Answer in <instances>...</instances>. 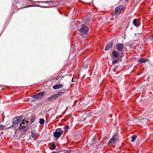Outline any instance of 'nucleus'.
I'll return each mask as SVG.
<instances>
[{"instance_id": "f257e3e1", "label": "nucleus", "mask_w": 153, "mask_h": 153, "mask_svg": "<svg viewBox=\"0 0 153 153\" xmlns=\"http://www.w3.org/2000/svg\"><path fill=\"white\" fill-rule=\"evenodd\" d=\"M23 116L21 115L14 117L12 120V125L10 127L14 126L15 125H18L23 118Z\"/></svg>"}, {"instance_id": "f03ea898", "label": "nucleus", "mask_w": 153, "mask_h": 153, "mask_svg": "<svg viewBox=\"0 0 153 153\" xmlns=\"http://www.w3.org/2000/svg\"><path fill=\"white\" fill-rule=\"evenodd\" d=\"M124 55V53H118L117 51L114 50L112 51V54L111 55V59H114V58H117L119 57L121 58Z\"/></svg>"}, {"instance_id": "7ed1b4c3", "label": "nucleus", "mask_w": 153, "mask_h": 153, "mask_svg": "<svg viewBox=\"0 0 153 153\" xmlns=\"http://www.w3.org/2000/svg\"><path fill=\"white\" fill-rule=\"evenodd\" d=\"M81 28L79 29V31L82 34H86L89 31L88 27L85 24H82L81 25Z\"/></svg>"}, {"instance_id": "20e7f679", "label": "nucleus", "mask_w": 153, "mask_h": 153, "mask_svg": "<svg viewBox=\"0 0 153 153\" xmlns=\"http://www.w3.org/2000/svg\"><path fill=\"white\" fill-rule=\"evenodd\" d=\"M45 91H43L42 92H39L33 96V98H35L37 100H40L42 99L44 95V93Z\"/></svg>"}, {"instance_id": "39448f33", "label": "nucleus", "mask_w": 153, "mask_h": 153, "mask_svg": "<svg viewBox=\"0 0 153 153\" xmlns=\"http://www.w3.org/2000/svg\"><path fill=\"white\" fill-rule=\"evenodd\" d=\"M117 48L118 52L120 51L121 53H124V51L123 50L124 45L123 44L120 43H119L117 44Z\"/></svg>"}, {"instance_id": "423d86ee", "label": "nucleus", "mask_w": 153, "mask_h": 153, "mask_svg": "<svg viewBox=\"0 0 153 153\" xmlns=\"http://www.w3.org/2000/svg\"><path fill=\"white\" fill-rule=\"evenodd\" d=\"M124 7L123 5H120L117 6L114 9V13L113 15H116L120 12L123 9Z\"/></svg>"}, {"instance_id": "0eeeda50", "label": "nucleus", "mask_w": 153, "mask_h": 153, "mask_svg": "<svg viewBox=\"0 0 153 153\" xmlns=\"http://www.w3.org/2000/svg\"><path fill=\"white\" fill-rule=\"evenodd\" d=\"M65 89H61L58 91L57 93L53 95L54 99H56L59 96H62L65 92Z\"/></svg>"}, {"instance_id": "6e6552de", "label": "nucleus", "mask_w": 153, "mask_h": 153, "mask_svg": "<svg viewBox=\"0 0 153 153\" xmlns=\"http://www.w3.org/2000/svg\"><path fill=\"white\" fill-rule=\"evenodd\" d=\"M113 41H111L107 44V45L105 46V51H108L109 49L110 48H111L113 46Z\"/></svg>"}, {"instance_id": "1a4fd4ad", "label": "nucleus", "mask_w": 153, "mask_h": 153, "mask_svg": "<svg viewBox=\"0 0 153 153\" xmlns=\"http://www.w3.org/2000/svg\"><path fill=\"white\" fill-rule=\"evenodd\" d=\"M117 140V139L115 137V135L113 136L109 140L108 142V144H110L111 143L114 144L116 143Z\"/></svg>"}, {"instance_id": "9d476101", "label": "nucleus", "mask_w": 153, "mask_h": 153, "mask_svg": "<svg viewBox=\"0 0 153 153\" xmlns=\"http://www.w3.org/2000/svg\"><path fill=\"white\" fill-rule=\"evenodd\" d=\"M62 134V132L56 130L55 131L53 132V137L56 138H58L61 136Z\"/></svg>"}, {"instance_id": "9b49d317", "label": "nucleus", "mask_w": 153, "mask_h": 153, "mask_svg": "<svg viewBox=\"0 0 153 153\" xmlns=\"http://www.w3.org/2000/svg\"><path fill=\"white\" fill-rule=\"evenodd\" d=\"M149 61V59H146L145 58H141L139 59L138 60V62L140 63H144L146 62H147Z\"/></svg>"}, {"instance_id": "f8f14e48", "label": "nucleus", "mask_w": 153, "mask_h": 153, "mask_svg": "<svg viewBox=\"0 0 153 153\" xmlns=\"http://www.w3.org/2000/svg\"><path fill=\"white\" fill-rule=\"evenodd\" d=\"M63 85L61 84H57L53 87V88L54 89H57L63 87Z\"/></svg>"}, {"instance_id": "ddd939ff", "label": "nucleus", "mask_w": 153, "mask_h": 153, "mask_svg": "<svg viewBox=\"0 0 153 153\" xmlns=\"http://www.w3.org/2000/svg\"><path fill=\"white\" fill-rule=\"evenodd\" d=\"M28 126H30L29 125H28L27 124L25 123V124L23 125H19V131H22L24 129V128H26L27 127H28Z\"/></svg>"}, {"instance_id": "4468645a", "label": "nucleus", "mask_w": 153, "mask_h": 153, "mask_svg": "<svg viewBox=\"0 0 153 153\" xmlns=\"http://www.w3.org/2000/svg\"><path fill=\"white\" fill-rule=\"evenodd\" d=\"M22 0H15V4H16L17 7H18L21 4H22Z\"/></svg>"}, {"instance_id": "2eb2a0df", "label": "nucleus", "mask_w": 153, "mask_h": 153, "mask_svg": "<svg viewBox=\"0 0 153 153\" xmlns=\"http://www.w3.org/2000/svg\"><path fill=\"white\" fill-rule=\"evenodd\" d=\"M137 135L136 134H134L131 137V142H134L135 140L137 138Z\"/></svg>"}, {"instance_id": "dca6fc26", "label": "nucleus", "mask_w": 153, "mask_h": 153, "mask_svg": "<svg viewBox=\"0 0 153 153\" xmlns=\"http://www.w3.org/2000/svg\"><path fill=\"white\" fill-rule=\"evenodd\" d=\"M39 123L41 125L44 124L45 122V120L44 119L40 118L39 119Z\"/></svg>"}, {"instance_id": "f3484780", "label": "nucleus", "mask_w": 153, "mask_h": 153, "mask_svg": "<svg viewBox=\"0 0 153 153\" xmlns=\"http://www.w3.org/2000/svg\"><path fill=\"white\" fill-rule=\"evenodd\" d=\"M39 6L38 5H29L27 6H26L24 7H21L20 8L22 9L23 8H27V7H37Z\"/></svg>"}, {"instance_id": "a211bd4d", "label": "nucleus", "mask_w": 153, "mask_h": 153, "mask_svg": "<svg viewBox=\"0 0 153 153\" xmlns=\"http://www.w3.org/2000/svg\"><path fill=\"white\" fill-rule=\"evenodd\" d=\"M31 136L33 138H34L36 135V131H33L31 132Z\"/></svg>"}, {"instance_id": "6ab92c4d", "label": "nucleus", "mask_w": 153, "mask_h": 153, "mask_svg": "<svg viewBox=\"0 0 153 153\" xmlns=\"http://www.w3.org/2000/svg\"><path fill=\"white\" fill-rule=\"evenodd\" d=\"M137 22V19H134L133 20L132 23L135 26L137 27H138V26L137 25V24L136 23Z\"/></svg>"}, {"instance_id": "aec40b11", "label": "nucleus", "mask_w": 153, "mask_h": 153, "mask_svg": "<svg viewBox=\"0 0 153 153\" xmlns=\"http://www.w3.org/2000/svg\"><path fill=\"white\" fill-rule=\"evenodd\" d=\"M37 117L35 116H33V117L30 119V123H32L34 122L35 120L36 119Z\"/></svg>"}, {"instance_id": "412c9836", "label": "nucleus", "mask_w": 153, "mask_h": 153, "mask_svg": "<svg viewBox=\"0 0 153 153\" xmlns=\"http://www.w3.org/2000/svg\"><path fill=\"white\" fill-rule=\"evenodd\" d=\"M30 128V126H28V127H27L26 128H24L23 130V133H25L28 130V129Z\"/></svg>"}, {"instance_id": "4be33fe9", "label": "nucleus", "mask_w": 153, "mask_h": 153, "mask_svg": "<svg viewBox=\"0 0 153 153\" xmlns=\"http://www.w3.org/2000/svg\"><path fill=\"white\" fill-rule=\"evenodd\" d=\"M90 19H91L90 17H89L85 19V20L84 21V22L85 23H87L89 21H90Z\"/></svg>"}, {"instance_id": "5701e85b", "label": "nucleus", "mask_w": 153, "mask_h": 153, "mask_svg": "<svg viewBox=\"0 0 153 153\" xmlns=\"http://www.w3.org/2000/svg\"><path fill=\"white\" fill-rule=\"evenodd\" d=\"M56 148V145L54 144H53L52 145V148H50V149L51 150H53L55 149Z\"/></svg>"}, {"instance_id": "b1692460", "label": "nucleus", "mask_w": 153, "mask_h": 153, "mask_svg": "<svg viewBox=\"0 0 153 153\" xmlns=\"http://www.w3.org/2000/svg\"><path fill=\"white\" fill-rule=\"evenodd\" d=\"M118 62V60L117 59H114L112 61V63L113 65H114L117 63Z\"/></svg>"}, {"instance_id": "393cba45", "label": "nucleus", "mask_w": 153, "mask_h": 153, "mask_svg": "<svg viewBox=\"0 0 153 153\" xmlns=\"http://www.w3.org/2000/svg\"><path fill=\"white\" fill-rule=\"evenodd\" d=\"M85 115L87 116V117H89L91 115V113L88 111L85 113Z\"/></svg>"}, {"instance_id": "a878e982", "label": "nucleus", "mask_w": 153, "mask_h": 153, "mask_svg": "<svg viewBox=\"0 0 153 153\" xmlns=\"http://www.w3.org/2000/svg\"><path fill=\"white\" fill-rule=\"evenodd\" d=\"M25 124V120H23L21 122L20 125H23Z\"/></svg>"}, {"instance_id": "bb28decb", "label": "nucleus", "mask_w": 153, "mask_h": 153, "mask_svg": "<svg viewBox=\"0 0 153 153\" xmlns=\"http://www.w3.org/2000/svg\"><path fill=\"white\" fill-rule=\"evenodd\" d=\"M56 130H57V131H59L61 132H62V134L63 133V131L61 129V128H58L57 129H56Z\"/></svg>"}, {"instance_id": "cd10ccee", "label": "nucleus", "mask_w": 153, "mask_h": 153, "mask_svg": "<svg viewBox=\"0 0 153 153\" xmlns=\"http://www.w3.org/2000/svg\"><path fill=\"white\" fill-rule=\"evenodd\" d=\"M69 128V126H68V125L65 126L64 127V129H68Z\"/></svg>"}, {"instance_id": "c85d7f7f", "label": "nucleus", "mask_w": 153, "mask_h": 153, "mask_svg": "<svg viewBox=\"0 0 153 153\" xmlns=\"http://www.w3.org/2000/svg\"><path fill=\"white\" fill-rule=\"evenodd\" d=\"M38 5L39 6H37V7H40L42 8H46V7L45 6H41L39 5Z\"/></svg>"}, {"instance_id": "c756f323", "label": "nucleus", "mask_w": 153, "mask_h": 153, "mask_svg": "<svg viewBox=\"0 0 153 153\" xmlns=\"http://www.w3.org/2000/svg\"><path fill=\"white\" fill-rule=\"evenodd\" d=\"M150 40L152 41H153V35L150 38Z\"/></svg>"}, {"instance_id": "7c9ffc66", "label": "nucleus", "mask_w": 153, "mask_h": 153, "mask_svg": "<svg viewBox=\"0 0 153 153\" xmlns=\"http://www.w3.org/2000/svg\"><path fill=\"white\" fill-rule=\"evenodd\" d=\"M47 100H48L49 101H51L52 100L50 97L48 98Z\"/></svg>"}, {"instance_id": "2f4dec72", "label": "nucleus", "mask_w": 153, "mask_h": 153, "mask_svg": "<svg viewBox=\"0 0 153 153\" xmlns=\"http://www.w3.org/2000/svg\"><path fill=\"white\" fill-rule=\"evenodd\" d=\"M50 97L51 98V100H52L53 99H54V97L53 95H51Z\"/></svg>"}, {"instance_id": "473e14b6", "label": "nucleus", "mask_w": 153, "mask_h": 153, "mask_svg": "<svg viewBox=\"0 0 153 153\" xmlns=\"http://www.w3.org/2000/svg\"><path fill=\"white\" fill-rule=\"evenodd\" d=\"M50 97L51 98V100H52L53 99H54V97L53 95H51Z\"/></svg>"}, {"instance_id": "72a5a7b5", "label": "nucleus", "mask_w": 153, "mask_h": 153, "mask_svg": "<svg viewBox=\"0 0 153 153\" xmlns=\"http://www.w3.org/2000/svg\"><path fill=\"white\" fill-rule=\"evenodd\" d=\"M93 142H96L97 140L95 138V137H94V138L93 139Z\"/></svg>"}, {"instance_id": "f704fd0d", "label": "nucleus", "mask_w": 153, "mask_h": 153, "mask_svg": "<svg viewBox=\"0 0 153 153\" xmlns=\"http://www.w3.org/2000/svg\"><path fill=\"white\" fill-rule=\"evenodd\" d=\"M70 151H67L65 152L64 153H70Z\"/></svg>"}, {"instance_id": "c9c22d12", "label": "nucleus", "mask_w": 153, "mask_h": 153, "mask_svg": "<svg viewBox=\"0 0 153 153\" xmlns=\"http://www.w3.org/2000/svg\"><path fill=\"white\" fill-rule=\"evenodd\" d=\"M25 123H27V124H28V123H29V122H28V121H27V120H25Z\"/></svg>"}, {"instance_id": "e433bc0d", "label": "nucleus", "mask_w": 153, "mask_h": 153, "mask_svg": "<svg viewBox=\"0 0 153 153\" xmlns=\"http://www.w3.org/2000/svg\"><path fill=\"white\" fill-rule=\"evenodd\" d=\"M31 101H32V102H34V101H36V100H34V99H33H33H32L31 100Z\"/></svg>"}, {"instance_id": "4c0bfd02", "label": "nucleus", "mask_w": 153, "mask_h": 153, "mask_svg": "<svg viewBox=\"0 0 153 153\" xmlns=\"http://www.w3.org/2000/svg\"><path fill=\"white\" fill-rule=\"evenodd\" d=\"M72 82H74L73 77L72 78Z\"/></svg>"}, {"instance_id": "58836bf2", "label": "nucleus", "mask_w": 153, "mask_h": 153, "mask_svg": "<svg viewBox=\"0 0 153 153\" xmlns=\"http://www.w3.org/2000/svg\"><path fill=\"white\" fill-rule=\"evenodd\" d=\"M87 65H85L83 67H84L85 68H86V67H87Z\"/></svg>"}, {"instance_id": "ea45409f", "label": "nucleus", "mask_w": 153, "mask_h": 153, "mask_svg": "<svg viewBox=\"0 0 153 153\" xmlns=\"http://www.w3.org/2000/svg\"><path fill=\"white\" fill-rule=\"evenodd\" d=\"M129 0H125V2H128L129 1Z\"/></svg>"}, {"instance_id": "a19ab883", "label": "nucleus", "mask_w": 153, "mask_h": 153, "mask_svg": "<svg viewBox=\"0 0 153 153\" xmlns=\"http://www.w3.org/2000/svg\"><path fill=\"white\" fill-rule=\"evenodd\" d=\"M151 37H148V39L150 40V39H150V38H151Z\"/></svg>"}, {"instance_id": "79ce46f5", "label": "nucleus", "mask_w": 153, "mask_h": 153, "mask_svg": "<svg viewBox=\"0 0 153 153\" xmlns=\"http://www.w3.org/2000/svg\"><path fill=\"white\" fill-rule=\"evenodd\" d=\"M22 134L24 136L25 134V133H23V134Z\"/></svg>"}, {"instance_id": "37998d69", "label": "nucleus", "mask_w": 153, "mask_h": 153, "mask_svg": "<svg viewBox=\"0 0 153 153\" xmlns=\"http://www.w3.org/2000/svg\"><path fill=\"white\" fill-rule=\"evenodd\" d=\"M55 152H56L53 151V152H51V153H55Z\"/></svg>"}, {"instance_id": "c03bdc74", "label": "nucleus", "mask_w": 153, "mask_h": 153, "mask_svg": "<svg viewBox=\"0 0 153 153\" xmlns=\"http://www.w3.org/2000/svg\"><path fill=\"white\" fill-rule=\"evenodd\" d=\"M72 23L73 24V23H74V24H75V23H74V22H72Z\"/></svg>"}, {"instance_id": "a18cd8bd", "label": "nucleus", "mask_w": 153, "mask_h": 153, "mask_svg": "<svg viewBox=\"0 0 153 153\" xmlns=\"http://www.w3.org/2000/svg\"><path fill=\"white\" fill-rule=\"evenodd\" d=\"M118 66H118H118H116V67H117V68Z\"/></svg>"}, {"instance_id": "49530a36", "label": "nucleus", "mask_w": 153, "mask_h": 153, "mask_svg": "<svg viewBox=\"0 0 153 153\" xmlns=\"http://www.w3.org/2000/svg\"><path fill=\"white\" fill-rule=\"evenodd\" d=\"M36 3H39V2H36Z\"/></svg>"}, {"instance_id": "de8ad7c7", "label": "nucleus", "mask_w": 153, "mask_h": 153, "mask_svg": "<svg viewBox=\"0 0 153 153\" xmlns=\"http://www.w3.org/2000/svg\"><path fill=\"white\" fill-rule=\"evenodd\" d=\"M51 3H53V1L51 2Z\"/></svg>"}, {"instance_id": "09e8293b", "label": "nucleus", "mask_w": 153, "mask_h": 153, "mask_svg": "<svg viewBox=\"0 0 153 153\" xmlns=\"http://www.w3.org/2000/svg\"><path fill=\"white\" fill-rule=\"evenodd\" d=\"M93 0H92V2H93Z\"/></svg>"}, {"instance_id": "8fccbe9b", "label": "nucleus", "mask_w": 153, "mask_h": 153, "mask_svg": "<svg viewBox=\"0 0 153 153\" xmlns=\"http://www.w3.org/2000/svg\"><path fill=\"white\" fill-rule=\"evenodd\" d=\"M120 1H121V0H119Z\"/></svg>"}]
</instances>
